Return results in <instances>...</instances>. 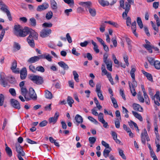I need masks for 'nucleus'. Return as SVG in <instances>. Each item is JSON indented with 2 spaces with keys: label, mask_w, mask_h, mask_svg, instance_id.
I'll return each mask as SVG.
<instances>
[{
  "label": "nucleus",
  "mask_w": 160,
  "mask_h": 160,
  "mask_svg": "<svg viewBox=\"0 0 160 160\" xmlns=\"http://www.w3.org/2000/svg\"><path fill=\"white\" fill-rule=\"evenodd\" d=\"M0 78V84L4 87L8 86L7 81L6 80L5 77H4V73H1Z\"/></svg>",
  "instance_id": "nucleus-8"
},
{
  "label": "nucleus",
  "mask_w": 160,
  "mask_h": 160,
  "mask_svg": "<svg viewBox=\"0 0 160 160\" xmlns=\"http://www.w3.org/2000/svg\"><path fill=\"white\" fill-rule=\"evenodd\" d=\"M131 24L132 25L131 28L133 33L136 37H138V35L136 32V21H134Z\"/></svg>",
  "instance_id": "nucleus-20"
},
{
  "label": "nucleus",
  "mask_w": 160,
  "mask_h": 160,
  "mask_svg": "<svg viewBox=\"0 0 160 160\" xmlns=\"http://www.w3.org/2000/svg\"><path fill=\"white\" fill-rule=\"evenodd\" d=\"M27 41L29 46L32 48H34L35 46L33 39L31 38L30 37H28L27 38Z\"/></svg>",
  "instance_id": "nucleus-22"
},
{
  "label": "nucleus",
  "mask_w": 160,
  "mask_h": 160,
  "mask_svg": "<svg viewBox=\"0 0 160 160\" xmlns=\"http://www.w3.org/2000/svg\"><path fill=\"white\" fill-rule=\"evenodd\" d=\"M154 17L156 21L157 26L159 27L160 26V19H159L158 17L156 14H154Z\"/></svg>",
  "instance_id": "nucleus-45"
},
{
  "label": "nucleus",
  "mask_w": 160,
  "mask_h": 160,
  "mask_svg": "<svg viewBox=\"0 0 160 160\" xmlns=\"http://www.w3.org/2000/svg\"><path fill=\"white\" fill-rule=\"evenodd\" d=\"M105 63L106 65L108 70L110 71H112V62L111 61H109L105 62Z\"/></svg>",
  "instance_id": "nucleus-29"
},
{
  "label": "nucleus",
  "mask_w": 160,
  "mask_h": 160,
  "mask_svg": "<svg viewBox=\"0 0 160 160\" xmlns=\"http://www.w3.org/2000/svg\"><path fill=\"white\" fill-rule=\"evenodd\" d=\"M144 47L146 48L150 53L152 52V47L150 44L148 43L146 44L143 45Z\"/></svg>",
  "instance_id": "nucleus-39"
},
{
  "label": "nucleus",
  "mask_w": 160,
  "mask_h": 160,
  "mask_svg": "<svg viewBox=\"0 0 160 160\" xmlns=\"http://www.w3.org/2000/svg\"><path fill=\"white\" fill-rule=\"evenodd\" d=\"M17 67V62L14 61L12 63V66L11 69L13 72L15 73H19V71L18 69H16Z\"/></svg>",
  "instance_id": "nucleus-17"
},
{
  "label": "nucleus",
  "mask_w": 160,
  "mask_h": 160,
  "mask_svg": "<svg viewBox=\"0 0 160 160\" xmlns=\"http://www.w3.org/2000/svg\"><path fill=\"white\" fill-rule=\"evenodd\" d=\"M132 106L133 109L136 111L142 112L143 110L142 108L138 104L134 103L132 105Z\"/></svg>",
  "instance_id": "nucleus-25"
},
{
  "label": "nucleus",
  "mask_w": 160,
  "mask_h": 160,
  "mask_svg": "<svg viewBox=\"0 0 160 160\" xmlns=\"http://www.w3.org/2000/svg\"><path fill=\"white\" fill-rule=\"evenodd\" d=\"M28 34L30 33L28 37H30L31 38H33L35 40H37L38 39V34L34 30L29 28V31L28 32Z\"/></svg>",
  "instance_id": "nucleus-9"
},
{
  "label": "nucleus",
  "mask_w": 160,
  "mask_h": 160,
  "mask_svg": "<svg viewBox=\"0 0 160 160\" xmlns=\"http://www.w3.org/2000/svg\"><path fill=\"white\" fill-rule=\"evenodd\" d=\"M118 151L119 155L123 159L125 160L126 159V158L123 153V151L120 148L118 149Z\"/></svg>",
  "instance_id": "nucleus-48"
},
{
  "label": "nucleus",
  "mask_w": 160,
  "mask_h": 160,
  "mask_svg": "<svg viewBox=\"0 0 160 160\" xmlns=\"http://www.w3.org/2000/svg\"><path fill=\"white\" fill-rule=\"evenodd\" d=\"M67 102L69 106L71 107H72V105L74 102L72 98L71 97L68 96L67 98Z\"/></svg>",
  "instance_id": "nucleus-35"
},
{
  "label": "nucleus",
  "mask_w": 160,
  "mask_h": 160,
  "mask_svg": "<svg viewBox=\"0 0 160 160\" xmlns=\"http://www.w3.org/2000/svg\"><path fill=\"white\" fill-rule=\"evenodd\" d=\"M0 8L2 11L6 14L9 20L10 21H12V17L10 12L8 10V7L4 3L0 5Z\"/></svg>",
  "instance_id": "nucleus-3"
},
{
  "label": "nucleus",
  "mask_w": 160,
  "mask_h": 160,
  "mask_svg": "<svg viewBox=\"0 0 160 160\" xmlns=\"http://www.w3.org/2000/svg\"><path fill=\"white\" fill-rule=\"evenodd\" d=\"M105 24L104 23H102L100 25V27L99 28L100 31L102 32H103L105 31Z\"/></svg>",
  "instance_id": "nucleus-64"
},
{
  "label": "nucleus",
  "mask_w": 160,
  "mask_h": 160,
  "mask_svg": "<svg viewBox=\"0 0 160 160\" xmlns=\"http://www.w3.org/2000/svg\"><path fill=\"white\" fill-rule=\"evenodd\" d=\"M16 151L18 153V155H21L22 156L25 155V153L23 150L22 148L19 144H16Z\"/></svg>",
  "instance_id": "nucleus-11"
},
{
  "label": "nucleus",
  "mask_w": 160,
  "mask_h": 160,
  "mask_svg": "<svg viewBox=\"0 0 160 160\" xmlns=\"http://www.w3.org/2000/svg\"><path fill=\"white\" fill-rule=\"evenodd\" d=\"M58 64L60 67L62 68L64 70H67L69 68L68 65L63 61L58 62Z\"/></svg>",
  "instance_id": "nucleus-19"
},
{
  "label": "nucleus",
  "mask_w": 160,
  "mask_h": 160,
  "mask_svg": "<svg viewBox=\"0 0 160 160\" xmlns=\"http://www.w3.org/2000/svg\"><path fill=\"white\" fill-rule=\"evenodd\" d=\"M105 23H107L109 24L110 25H111L114 27H115L118 28L119 27V25L117 23L111 21H106L105 22Z\"/></svg>",
  "instance_id": "nucleus-41"
},
{
  "label": "nucleus",
  "mask_w": 160,
  "mask_h": 160,
  "mask_svg": "<svg viewBox=\"0 0 160 160\" xmlns=\"http://www.w3.org/2000/svg\"><path fill=\"white\" fill-rule=\"evenodd\" d=\"M53 16V13L51 11H49L46 14V18L48 20H50L51 19Z\"/></svg>",
  "instance_id": "nucleus-46"
},
{
  "label": "nucleus",
  "mask_w": 160,
  "mask_h": 160,
  "mask_svg": "<svg viewBox=\"0 0 160 160\" xmlns=\"http://www.w3.org/2000/svg\"><path fill=\"white\" fill-rule=\"evenodd\" d=\"M110 98L111 99L112 102L113 104L114 107L115 108H118V106L117 104L116 99L112 96H111Z\"/></svg>",
  "instance_id": "nucleus-36"
},
{
  "label": "nucleus",
  "mask_w": 160,
  "mask_h": 160,
  "mask_svg": "<svg viewBox=\"0 0 160 160\" xmlns=\"http://www.w3.org/2000/svg\"><path fill=\"white\" fill-rule=\"evenodd\" d=\"M128 84L131 93H132V95L134 97L136 94V92L135 91V88L131 87L130 82H128Z\"/></svg>",
  "instance_id": "nucleus-34"
},
{
  "label": "nucleus",
  "mask_w": 160,
  "mask_h": 160,
  "mask_svg": "<svg viewBox=\"0 0 160 160\" xmlns=\"http://www.w3.org/2000/svg\"><path fill=\"white\" fill-rule=\"evenodd\" d=\"M160 97V92L159 91H157L155 94L152 97V100H155V98L157 99H158Z\"/></svg>",
  "instance_id": "nucleus-59"
},
{
  "label": "nucleus",
  "mask_w": 160,
  "mask_h": 160,
  "mask_svg": "<svg viewBox=\"0 0 160 160\" xmlns=\"http://www.w3.org/2000/svg\"><path fill=\"white\" fill-rule=\"evenodd\" d=\"M5 150L8 155L11 157L12 155V152L11 148L8 147L7 146L6 147Z\"/></svg>",
  "instance_id": "nucleus-38"
},
{
  "label": "nucleus",
  "mask_w": 160,
  "mask_h": 160,
  "mask_svg": "<svg viewBox=\"0 0 160 160\" xmlns=\"http://www.w3.org/2000/svg\"><path fill=\"white\" fill-rule=\"evenodd\" d=\"M88 118L90 121L94 122L96 124H97L98 123V122L95 119L91 116H89Z\"/></svg>",
  "instance_id": "nucleus-56"
},
{
  "label": "nucleus",
  "mask_w": 160,
  "mask_h": 160,
  "mask_svg": "<svg viewBox=\"0 0 160 160\" xmlns=\"http://www.w3.org/2000/svg\"><path fill=\"white\" fill-rule=\"evenodd\" d=\"M142 72L143 74L147 77V79L150 81L153 82L152 77L151 74L149 73L146 72L144 70H142Z\"/></svg>",
  "instance_id": "nucleus-23"
},
{
  "label": "nucleus",
  "mask_w": 160,
  "mask_h": 160,
  "mask_svg": "<svg viewBox=\"0 0 160 160\" xmlns=\"http://www.w3.org/2000/svg\"><path fill=\"white\" fill-rule=\"evenodd\" d=\"M52 32V30L50 29H43L40 32V36L41 37L44 38L48 36Z\"/></svg>",
  "instance_id": "nucleus-7"
},
{
  "label": "nucleus",
  "mask_w": 160,
  "mask_h": 160,
  "mask_svg": "<svg viewBox=\"0 0 160 160\" xmlns=\"http://www.w3.org/2000/svg\"><path fill=\"white\" fill-rule=\"evenodd\" d=\"M90 15L92 17H95L96 14V11L94 8H89L88 10Z\"/></svg>",
  "instance_id": "nucleus-32"
},
{
  "label": "nucleus",
  "mask_w": 160,
  "mask_h": 160,
  "mask_svg": "<svg viewBox=\"0 0 160 160\" xmlns=\"http://www.w3.org/2000/svg\"><path fill=\"white\" fill-rule=\"evenodd\" d=\"M72 73H73V75L74 76V79L75 80V81L77 82H79V79H78L79 75H78V74L77 72L75 71H73Z\"/></svg>",
  "instance_id": "nucleus-40"
},
{
  "label": "nucleus",
  "mask_w": 160,
  "mask_h": 160,
  "mask_svg": "<svg viewBox=\"0 0 160 160\" xmlns=\"http://www.w3.org/2000/svg\"><path fill=\"white\" fill-rule=\"evenodd\" d=\"M64 2L69 5L70 7L73 6L74 4V0H63Z\"/></svg>",
  "instance_id": "nucleus-43"
},
{
  "label": "nucleus",
  "mask_w": 160,
  "mask_h": 160,
  "mask_svg": "<svg viewBox=\"0 0 160 160\" xmlns=\"http://www.w3.org/2000/svg\"><path fill=\"white\" fill-rule=\"evenodd\" d=\"M50 6L52 10H56L58 8V5L57 2L55 0H50Z\"/></svg>",
  "instance_id": "nucleus-18"
},
{
  "label": "nucleus",
  "mask_w": 160,
  "mask_h": 160,
  "mask_svg": "<svg viewBox=\"0 0 160 160\" xmlns=\"http://www.w3.org/2000/svg\"><path fill=\"white\" fill-rule=\"evenodd\" d=\"M91 42L92 44L94 46L93 50L96 53H98L99 52V50L98 49V47L96 43L93 40H91Z\"/></svg>",
  "instance_id": "nucleus-30"
},
{
  "label": "nucleus",
  "mask_w": 160,
  "mask_h": 160,
  "mask_svg": "<svg viewBox=\"0 0 160 160\" xmlns=\"http://www.w3.org/2000/svg\"><path fill=\"white\" fill-rule=\"evenodd\" d=\"M39 61V58L37 56H34L30 58L28 61V62L32 63Z\"/></svg>",
  "instance_id": "nucleus-26"
},
{
  "label": "nucleus",
  "mask_w": 160,
  "mask_h": 160,
  "mask_svg": "<svg viewBox=\"0 0 160 160\" xmlns=\"http://www.w3.org/2000/svg\"><path fill=\"white\" fill-rule=\"evenodd\" d=\"M108 55L107 53H105L103 55V61L104 62H106L109 61H111L110 59H108Z\"/></svg>",
  "instance_id": "nucleus-57"
},
{
  "label": "nucleus",
  "mask_w": 160,
  "mask_h": 160,
  "mask_svg": "<svg viewBox=\"0 0 160 160\" xmlns=\"http://www.w3.org/2000/svg\"><path fill=\"white\" fill-rule=\"evenodd\" d=\"M49 5L48 3H43L38 6L37 8V10L38 12H41L44 10L48 8Z\"/></svg>",
  "instance_id": "nucleus-15"
},
{
  "label": "nucleus",
  "mask_w": 160,
  "mask_h": 160,
  "mask_svg": "<svg viewBox=\"0 0 160 160\" xmlns=\"http://www.w3.org/2000/svg\"><path fill=\"white\" fill-rule=\"evenodd\" d=\"M98 119L99 121L101 122H104V120L103 118V114L102 112H100L99 114H98Z\"/></svg>",
  "instance_id": "nucleus-44"
},
{
  "label": "nucleus",
  "mask_w": 160,
  "mask_h": 160,
  "mask_svg": "<svg viewBox=\"0 0 160 160\" xmlns=\"http://www.w3.org/2000/svg\"><path fill=\"white\" fill-rule=\"evenodd\" d=\"M30 23L31 25L32 26L35 27L36 25V20L34 18H32L30 19Z\"/></svg>",
  "instance_id": "nucleus-42"
},
{
  "label": "nucleus",
  "mask_w": 160,
  "mask_h": 160,
  "mask_svg": "<svg viewBox=\"0 0 160 160\" xmlns=\"http://www.w3.org/2000/svg\"><path fill=\"white\" fill-rule=\"evenodd\" d=\"M79 4L84 7L86 10L87 9L89 10V8H91V7L92 6V3L90 1L86 2H81L79 3Z\"/></svg>",
  "instance_id": "nucleus-10"
},
{
  "label": "nucleus",
  "mask_w": 160,
  "mask_h": 160,
  "mask_svg": "<svg viewBox=\"0 0 160 160\" xmlns=\"http://www.w3.org/2000/svg\"><path fill=\"white\" fill-rule=\"evenodd\" d=\"M112 149L111 148H106L104 149L103 152V155L105 158L109 156V153L111 151Z\"/></svg>",
  "instance_id": "nucleus-27"
},
{
  "label": "nucleus",
  "mask_w": 160,
  "mask_h": 160,
  "mask_svg": "<svg viewBox=\"0 0 160 160\" xmlns=\"http://www.w3.org/2000/svg\"><path fill=\"white\" fill-rule=\"evenodd\" d=\"M132 113L134 116L136 118L139 120L140 121H142L143 118L141 115L137 112L134 111H132Z\"/></svg>",
  "instance_id": "nucleus-28"
},
{
  "label": "nucleus",
  "mask_w": 160,
  "mask_h": 160,
  "mask_svg": "<svg viewBox=\"0 0 160 160\" xmlns=\"http://www.w3.org/2000/svg\"><path fill=\"white\" fill-rule=\"evenodd\" d=\"M125 12H124L122 14V17L124 19H126V17H127V14L130 8V5L128 4L127 2L125 3Z\"/></svg>",
  "instance_id": "nucleus-12"
},
{
  "label": "nucleus",
  "mask_w": 160,
  "mask_h": 160,
  "mask_svg": "<svg viewBox=\"0 0 160 160\" xmlns=\"http://www.w3.org/2000/svg\"><path fill=\"white\" fill-rule=\"evenodd\" d=\"M21 94L24 97V98L27 100L28 101L30 100V98H27L26 97L27 93V90L25 87H23L21 88Z\"/></svg>",
  "instance_id": "nucleus-24"
},
{
  "label": "nucleus",
  "mask_w": 160,
  "mask_h": 160,
  "mask_svg": "<svg viewBox=\"0 0 160 160\" xmlns=\"http://www.w3.org/2000/svg\"><path fill=\"white\" fill-rule=\"evenodd\" d=\"M9 92L13 96H15L16 93L15 89L13 88H10L9 89Z\"/></svg>",
  "instance_id": "nucleus-50"
},
{
  "label": "nucleus",
  "mask_w": 160,
  "mask_h": 160,
  "mask_svg": "<svg viewBox=\"0 0 160 160\" xmlns=\"http://www.w3.org/2000/svg\"><path fill=\"white\" fill-rule=\"evenodd\" d=\"M75 119L78 123L77 125H78L79 124L82 123L83 122V118L79 114H77L76 115Z\"/></svg>",
  "instance_id": "nucleus-21"
},
{
  "label": "nucleus",
  "mask_w": 160,
  "mask_h": 160,
  "mask_svg": "<svg viewBox=\"0 0 160 160\" xmlns=\"http://www.w3.org/2000/svg\"><path fill=\"white\" fill-rule=\"evenodd\" d=\"M155 68L157 69H160V62L158 61H155L153 64Z\"/></svg>",
  "instance_id": "nucleus-49"
},
{
  "label": "nucleus",
  "mask_w": 160,
  "mask_h": 160,
  "mask_svg": "<svg viewBox=\"0 0 160 160\" xmlns=\"http://www.w3.org/2000/svg\"><path fill=\"white\" fill-rule=\"evenodd\" d=\"M128 123L129 126L131 128H133L134 126L135 128H136L137 130H138V131H139L138 127L136 123L132 121H130Z\"/></svg>",
  "instance_id": "nucleus-31"
},
{
  "label": "nucleus",
  "mask_w": 160,
  "mask_h": 160,
  "mask_svg": "<svg viewBox=\"0 0 160 160\" xmlns=\"http://www.w3.org/2000/svg\"><path fill=\"white\" fill-rule=\"evenodd\" d=\"M30 71L33 73L36 72V70L35 67L32 65H30L29 67Z\"/></svg>",
  "instance_id": "nucleus-62"
},
{
  "label": "nucleus",
  "mask_w": 160,
  "mask_h": 160,
  "mask_svg": "<svg viewBox=\"0 0 160 160\" xmlns=\"http://www.w3.org/2000/svg\"><path fill=\"white\" fill-rule=\"evenodd\" d=\"M126 41L128 45V48H129V49L130 50H131V49H132V46L131 45V41L130 40V39L128 38H126Z\"/></svg>",
  "instance_id": "nucleus-55"
},
{
  "label": "nucleus",
  "mask_w": 160,
  "mask_h": 160,
  "mask_svg": "<svg viewBox=\"0 0 160 160\" xmlns=\"http://www.w3.org/2000/svg\"><path fill=\"white\" fill-rule=\"evenodd\" d=\"M29 28L25 27L24 28L19 25H15L13 29V34L17 37H24L28 34Z\"/></svg>",
  "instance_id": "nucleus-1"
},
{
  "label": "nucleus",
  "mask_w": 160,
  "mask_h": 160,
  "mask_svg": "<svg viewBox=\"0 0 160 160\" xmlns=\"http://www.w3.org/2000/svg\"><path fill=\"white\" fill-rule=\"evenodd\" d=\"M96 138L94 137H90L89 138V142L91 144H94L96 141Z\"/></svg>",
  "instance_id": "nucleus-58"
},
{
  "label": "nucleus",
  "mask_w": 160,
  "mask_h": 160,
  "mask_svg": "<svg viewBox=\"0 0 160 160\" xmlns=\"http://www.w3.org/2000/svg\"><path fill=\"white\" fill-rule=\"evenodd\" d=\"M45 97L48 99H51L52 98V93L48 90H46L45 91Z\"/></svg>",
  "instance_id": "nucleus-33"
},
{
  "label": "nucleus",
  "mask_w": 160,
  "mask_h": 160,
  "mask_svg": "<svg viewBox=\"0 0 160 160\" xmlns=\"http://www.w3.org/2000/svg\"><path fill=\"white\" fill-rule=\"evenodd\" d=\"M52 25V23L50 22H45L42 24V26L44 27L50 28Z\"/></svg>",
  "instance_id": "nucleus-61"
},
{
  "label": "nucleus",
  "mask_w": 160,
  "mask_h": 160,
  "mask_svg": "<svg viewBox=\"0 0 160 160\" xmlns=\"http://www.w3.org/2000/svg\"><path fill=\"white\" fill-rule=\"evenodd\" d=\"M29 95L30 98L33 100H36L37 99V96L34 89L32 88H30L29 89Z\"/></svg>",
  "instance_id": "nucleus-13"
},
{
  "label": "nucleus",
  "mask_w": 160,
  "mask_h": 160,
  "mask_svg": "<svg viewBox=\"0 0 160 160\" xmlns=\"http://www.w3.org/2000/svg\"><path fill=\"white\" fill-rule=\"evenodd\" d=\"M27 75V71L26 68H23L20 72V78L22 80L25 79Z\"/></svg>",
  "instance_id": "nucleus-16"
},
{
  "label": "nucleus",
  "mask_w": 160,
  "mask_h": 160,
  "mask_svg": "<svg viewBox=\"0 0 160 160\" xmlns=\"http://www.w3.org/2000/svg\"><path fill=\"white\" fill-rule=\"evenodd\" d=\"M11 106L13 108L19 109L21 108V106L19 102L16 100L14 99H11L10 101Z\"/></svg>",
  "instance_id": "nucleus-6"
},
{
  "label": "nucleus",
  "mask_w": 160,
  "mask_h": 160,
  "mask_svg": "<svg viewBox=\"0 0 160 160\" xmlns=\"http://www.w3.org/2000/svg\"><path fill=\"white\" fill-rule=\"evenodd\" d=\"M108 78V80L110 82L111 84L112 85H113L114 84V82L113 81V79L112 78V76L111 75V74H109L107 75Z\"/></svg>",
  "instance_id": "nucleus-60"
},
{
  "label": "nucleus",
  "mask_w": 160,
  "mask_h": 160,
  "mask_svg": "<svg viewBox=\"0 0 160 160\" xmlns=\"http://www.w3.org/2000/svg\"><path fill=\"white\" fill-rule=\"evenodd\" d=\"M36 71H38L42 72H43L45 71V69L44 68L41 66H38L36 68Z\"/></svg>",
  "instance_id": "nucleus-51"
},
{
  "label": "nucleus",
  "mask_w": 160,
  "mask_h": 160,
  "mask_svg": "<svg viewBox=\"0 0 160 160\" xmlns=\"http://www.w3.org/2000/svg\"><path fill=\"white\" fill-rule=\"evenodd\" d=\"M147 59L150 64L152 65H153L155 62L154 58L151 57H148Z\"/></svg>",
  "instance_id": "nucleus-54"
},
{
  "label": "nucleus",
  "mask_w": 160,
  "mask_h": 160,
  "mask_svg": "<svg viewBox=\"0 0 160 160\" xmlns=\"http://www.w3.org/2000/svg\"><path fill=\"white\" fill-rule=\"evenodd\" d=\"M136 69L134 68H132L130 72L131 76L133 79L132 83H131V82H130V83L131 85H132V87L133 88H135L137 86V83L135 80L134 73Z\"/></svg>",
  "instance_id": "nucleus-5"
},
{
  "label": "nucleus",
  "mask_w": 160,
  "mask_h": 160,
  "mask_svg": "<svg viewBox=\"0 0 160 160\" xmlns=\"http://www.w3.org/2000/svg\"><path fill=\"white\" fill-rule=\"evenodd\" d=\"M59 116V113L58 112H56L55 114L54 117L50 118L49 119V123H52L53 124H55L57 121Z\"/></svg>",
  "instance_id": "nucleus-14"
},
{
  "label": "nucleus",
  "mask_w": 160,
  "mask_h": 160,
  "mask_svg": "<svg viewBox=\"0 0 160 160\" xmlns=\"http://www.w3.org/2000/svg\"><path fill=\"white\" fill-rule=\"evenodd\" d=\"M72 53L77 56H79L80 55V53L76 51L75 48H73L72 49Z\"/></svg>",
  "instance_id": "nucleus-63"
},
{
  "label": "nucleus",
  "mask_w": 160,
  "mask_h": 160,
  "mask_svg": "<svg viewBox=\"0 0 160 160\" xmlns=\"http://www.w3.org/2000/svg\"><path fill=\"white\" fill-rule=\"evenodd\" d=\"M4 100V96L2 94H0V106L3 105Z\"/></svg>",
  "instance_id": "nucleus-53"
},
{
  "label": "nucleus",
  "mask_w": 160,
  "mask_h": 160,
  "mask_svg": "<svg viewBox=\"0 0 160 160\" xmlns=\"http://www.w3.org/2000/svg\"><path fill=\"white\" fill-rule=\"evenodd\" d=\"M137 21L140 28L141 29L143 27V25L141 18L139 17H138L137 18Z\"/></svg>",
  "instance_id": "nucleus-37"
},
{
  "label": "nucleus",
  "mask_w": 160,
  "mask_h": 160,
  "mask_svg": "<svg viewBox=\"0 0 160 160\" xmlns=\"http://www.w3.org/2000/svg\"><path fill=\"white\" fill-rule=\"evenodd\" d=\"M29 79L37 85H41L44 82L43 78L37 75H32L29 77Z\"/></svg>",
  "instance_id": "nucleus-2"
},
{
  "label": "nucleus",
  "mask_w": 160,
  "mask_h": 160,
  "mask_svg": "<svg viewBox=\"0 0 160 160\" xmlns=\"http://www.w3.org/2000/svg\"><path fill=\"white\" fill-rule=\"evenodd\" d=\"M98 2L99 3L103 6H108L109 4L108 2L103 0H98Z\"/></svg>",
  "instance_id": "nucleus-47"
},
{
  "label": "nucleus",
  "mask_w": 160,
  "mask_h": 160,
  "mask_svg": "<svg viewBox=\"0 0 160 160\" xmlns=\"http://www.w3.org/2000/svg\"><path fill=\"white\" fill-rule=\"evenodd\" d=\"M150 22L152 25V27L153 29L157 32H158L159 31L158 27H158L157 26V27L155 24L152 21H151Z\"/></svg>",
  "instance_id": "nucleus-52"
},
{
  "label": "nucleus",
  "mask_w": 160,
  "mask_h": 160,
  "mask_svg": "<svg viewBox=\"0 0 160 160\" xmlns=\"http://www.w3.org/2000/svg\"><path fill=\"white\" fill-rule=\"evenodd\" d=\"M141 139L142 143L144 144L146 143V139L147 141H150V139L148 135L147 130L145 129H144L143 132L141 134Z\"/></svg>",
  "instance_id": "nucleus-4"
}]
</instances>
